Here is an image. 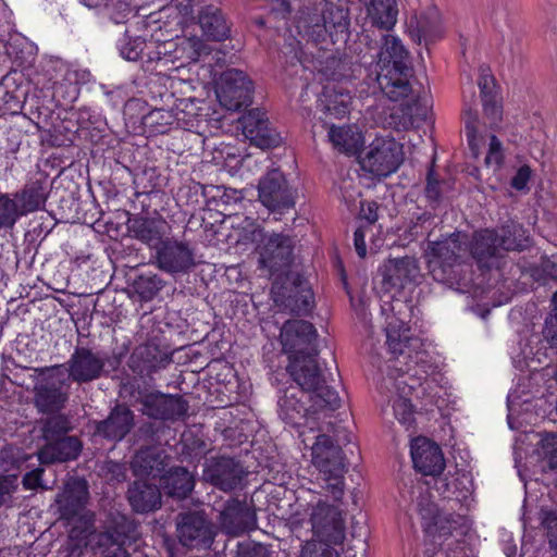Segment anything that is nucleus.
I'll list each match as a JSON object with an SVG mask.
<instances>
[{
	"label": "nucleus",
	"mask_w": 557,
	"mask_h": 557,
	"mask_svg": "<svg viewBox=\"0 0 557 557\" xmlns=\"http://www.w3.org/2000/svg\"><path fill=\"white\" fill-rule=\"evenodd\" d=\"M368 71L369 78L392 101H399L412 92L409 82L412 76L409 53L400 39L393 35L383 37L377 61L371 63Z\"/></svg>",
	"instance_id": "1"
},
{
	"label": "nucleus",
	"mask_w": 557,
	"mask_h": 557,
	"mask_svg": "<svg viewBox=\"0 0 557 557\" xmlns=\"http://www.w3.org/2000/svg\"><path fill=\"white\" fill-rule=\"evenodd\" d=\"M318 351L305 356H296L289 359L287 372L301 396H306L314 408H326L335 411L341 407V397L337 392L327 385V377L321 370L317 360Z\"/></svg>",
	"instance_id": "2"
},
{
	"label": "nucleus",
	"mask_w": 557,
	"mask_h": 557,
	"mask_svg": "<svg viewBox=\"0 0 557 557\" xmlns=\"http://www.w3.org/2000/svg\"><path fill=\"white\" fill-rule=\"evenodd\" d=\"M311 457L312 465L319 470L327 492L335 502L341 500L345 491L344 476L347 472L342 448L335 445L329 435L321 434L317 436L311 447Z\"/></svg>",
	"instance_id": "3"
},
{
	"label": "nucleus",
	"mask_w": 557,
	"mask_h": 557,
	"mask_svg": "<svg viewBox=\"0 0 557 557\" xmlns=\"http://www.w3.org/2000/svg\"><path fill=\"white\" fill-rule=\"evenodd\" d=\"M298 27L299 33L309 40L321 49H327L329 45L346 39L349 21L342 8L326 3L321 15L309 16Z\"/></svg>",
	"instance_id": "4"
},
{
	"label": "nucleus",
	"mask_w": 557,
	"mask_h": 557,
	"mask_svg": "<svg viewBox=\"0 0 557 557\" xmlns=\"http://www.w3.org/2000/svg\"><path fill=\"white\" fill-rule=\"evenodd\" d=\"M403 146L389 136H377L360 157L361 168L375 175L386 177L403 163Z\"/></svg>",
	"instance_id": "5"
},
{
	"label": "nucleus",
	"mask_w": 557,
	"mask_h": 557,
	"mask_svg": "<svg viewBox=\"0 0 557 557\" xmlns=\"http://www.w3.org/2000/svg\"><path fill=\"white\" fill-rule=\"evenodd\" d=\"M467 235L457 232L429 244V269L437 281L449 280L451 269L459 264L467 252Z\"/></svg>",
	"instance_id": "6"
},
{
	"label": "nucleus",
	"mask_w": 557,
	"mask_h": 557,
	"mask_svg": "<svg viewBox=\"0 0 557 557\" xmlns=\"http://www.w3.org/2000/svg\"><path fill=\"white\" fill-rule=\"evenodd\" d=\"M138 535L135 522L125 516H116L111 525L95 536L94 550L100 557H131L125 546Z\"/></svg>",
	"instance_id": "7"
},
{
	"label": "nucleus",
	"mask_w": 557,
	"mask_h": 557,
	"mask_svg": "<svg viewBox=\"0 0 557 557\" xmlns=\"http://www.w3.org/2000/svg\"><path fill=\"white\" fill-rule=\"evenodd\" d=\"M47 373L35 387V403L41 412L60 410L69 398L67 382L63 366L41 369Z\"/></svg>",
	"instance_id": "8"
},
{
	"label": "nucleus",
	"mask_w": 557,
	"mask_h": 557,
	"mask_svg": "<svg viewBox=\"0 0 557 557\" xmlns=\"http://www.w3.org/2000/svg\"><path fill=\"white\" fill-rule=\"evenodd\" d=\"M417 497L416 508L421 517L424 531L435 540H447L448 535L457 532V522L440 512L437 506L431 500L430 494L422 483H417L408 492Z\"/></svg>",
	"instance_id": "9"
},
{
	"label": "nucleus",
	"mask_w": 557,
	"mask_h": 557,
	"mask_svg": "<svg viewBox=\"0 0 557 557\" xmlns=\"http://www.w3.org/2000/svg\"><path fill=\"white\" fill-rule=\"evenodd\" d=\"M216 97L222 107L237 111L251 103L252 82L237 69H228L221 75Z\"/></svg>",
	"instance_id": "10"
},
{
	"label": "nucleus",
	"mask_w": 557,
	"mask_h": 557,
	"mask_svg": "<svg viewBox=\"0 0 557 557\" xmlns=\"http://www.w3.org/2000/svg\"><path fill=\"white\" fill-rule=\"evenodd\" d=\"M310 522L312 531L319 537L320 543L341 544L345 539V525L342 512L334 505H329L319 499L311 507Z\"/></svg>",
	"instance_id": "11"
},
{
	"label": "nucleus",
	"mask_w": 557,
	"mask_h": 557,
	"mask_svg": "<svg viewBox=\"0 0 557 557\" xmlns=\"http://www.w3.org/2000/svg\"><path fill=\"white\" fill-rule=\"evenodd\" d=\"M258 197L270 211L282 212L295 205V195L284 174L277 170L269 171L259 182Z\"/></svg>",
	"instance_id": "12"
},
{
	"label": "nucleus",
	"mask_w": 557,
	"mask_h": 557,
	"mask_svg": "<svg viewBox=\"0 0 557 557\" xmlns=\"http://www.w3.org/2000/svg\"><path fill=\"white\" fill-rule=\"evenodd\" d=\"M262 244L259 246V264L269 275L287 269L293 259V239L284 234L261 235Z\"/></svg>",
	"instance_id": "13"
},
{
	"label": "nucleus",
	"mask_w": 557,
	"mask_h": 557,
	"mask_svg": "<svg viewBox=\"0 0 557 557\" xmlns=\"http://www.w3.org/2000/svg\"><path fill=\"white\" fill-rule=\"evenodd\" d=\"M318 334L314 326L304 320L286 321L280 333L283 350L289 355V359L296 356H305L317 352Z\"/></svg>",
	"instance_id": "14"
},
{
	"label": "nucleus",
	"mask_w": 557,
	"mask_h": 557,
	"mask_svg": "<svg viewBox=\"0 0 557 557\" xmlns=\"http://www.w3.org/2000/svg\"><path fill=\"white\" fill-rule=\"evenodd\" d=\"M67 382L78 384L98 380L104 372L106 358L87 347H76L66 363L62 364Z\"/></svg>",
	"instance_id": "15"
},
{
	"label": "nucleus",
	"mask_w": 557,
	"mask_h": 557,
	"mask_svg": "<svg viewBox=\"0 0 557 557\" xmlns=\"http://www.w3.org/2000/svg\"><path fill=\"white\" fill-rule=\"evenodd\" d=\"M479 120L471 110L465 111V134L473 157L478 158L481 148L487 144L485 164L499 169L503 165L505 153L502 141L493 134L485 137L479 129Z\"/></svg>",
	"instance_id": "16"
},
{
	"label": "nucleus",
	"mask_w": 557,
	"mask_h": 557,
	"mask_svg": "<svg viewBox=\"0 0 557 557\" xmlns=\"http://www.w3.org/2000/svg\"><path fill=\"white\" fill-rule=\"evenodd\" d=\"M159 15L158 18H154L153 14L150 15L149 27L152 33H159V44L163 49V55L171 59V64H175L178 62L176 32L183 25V16L175 5L163 8Z\"/></svg>",
	"instance_id": "17"
},
{
	"label": "nucleus",
	"mask_w": 557,
	"mask_h": 557,
	"mask_svg": "<svg viewBox=\"0 0 557 557\" xmlns=\"http://www.w3.org/2000/svg\"><path fill=\"white\" fill-rule=\"evenodd\" d=\"M301 392L297 387H288L278 397V416L287 424L299 426L304 420L309 425V421L320 419V414L327 416L331 411L326 408H314L313 403L305 406Z\"/></svg>",
	"instance_id": "18"
},
{
	"label": "nucleus",
	"mask_w": 557,
	"mask_h": 557,
	"mask_svg": "<svg viewBox=\"0 0 557 557\" xmlns=\"http://www.w3.org/2000/svg\"><path fill=\"white\" fill-rule=\"evenodd\" d=\"M156 262L166 273L187 272L195 265L194 252L187 243L168 237L156 249Z\"/></svg>",
	"instance_id": "19"
},
{
	"label": "nucleus",
	"mask_w": 557,
	"mask_h": 557,
	"mask_svg": "<svg viewBox=\"0 0 557 557\" xmlns=\"http://www.w3.org/2000/svg\"><path fill=\"white\" fill-rule=\"evenodd\" d=\"M244 476L243 466L235 459L225 457L209 459L202 471L206 482L225 492L236 488Z\"/></svg>",
	"instance_id": "20"
},
{
	"label": "nucleus",
	"mask_w": 557,
	"mask_h": 557,
	"mask_svg": "<svg viewBox=\"0 0 557 557\" xmlns=\"http://www.w3.org/2000/svg\"><path fill=\"white\" fill-rule=\"evenodd\" d=\"M244 136L251 145L261 149L276 147L281 143L280 135L270 127L265 113L259 109L250 110L239 119Z\"/></svg>",
	"instance_id": "21"
},
{
	"label": "nucleus",
	"mask_w": 557,
	"mask_h": 557,
	"mask_svg": "<svg viewBox=\"0 0 557 557\" xmlns=\"http://www.w3.org/2000/svg\"><path fill=\"white\" fill-rule=\"evenodd\" d=\"M467 250L481 269H492L499 265L500 248L497 245V232L484 228L472 234L470 240L466 237Z\"/></svg>",
	"instance_id": "22"
},
{
	"label": "nucleus",
	"mask_w": 557,
	"mask_h": 557,
	"mask_svg": "<svg viewBox=\"0 0 557 557\" xmlns=\"http://www.w3.org/2000/svg\"><path fill=\"white\" fill-rule=\"evenodd\" d=\"M383 288H403L406 284L414 282L420 276L418 261L412 257L388 259L380 268Z\"/></svg>",
	"instance_id": "23"
},
{
	"label": "nucleus",
	"mask_w": 557,
	"mask_h": 557,
	"mask_svg": "<svg viewBox=\"0 0 557 557\" xmlns=\"http://www.w3.org/2000/svg\"><path fill=\"white\" fill-rule=\"evenodd\" d=\"M221 528L231 535L237 536L256 528V513L245 503L237 499L227 500L219 515Z\"/></svg>",
	"instance_id": "24"
},
{
	"label": "nucleus",
	"mask_w": 557,
	"mask_h": 557,
	"mask_svg": "<svg viewBox=\"0 0 557 557\" xmlns=\"http://www.w3.org/2000/svg\"><path fill=\"white\" fill-rule=\"evenodd\" d=\"M411 458L416 470L424 475H438L445 468L440 446L426 437L411 441Z\"/></svg>",
	"instance_id": "25"
},
{
	"label": "nucleus",
	"mask_w": 557,
	"mask_h": 557,
	"mask_svg": "<svg viewBox=\"0 0 557 557\" xmlns=\"http://www.w3.org/2000/svg\"><path fill=\"white\" fill-rule=\"evenodd\" d=\"M177 532L184 546H209L212 543L210 524L199 511L182 513L177 522Z\"/></svg>",
	"instance_id": "26"
},
{
	"label": "nucleus",
	"mask_w": 557,
	"mask_h": 557,
	"mask_svg": "<svg viewBox=\"0 0 557 557\" xmlns=\"http://www.w3.org/2000/svg\"><path fill=\"white\" fill-rule=\"evenodd\" d=\"M188 404L181 396L150 394L143 400V413L160 420H176L187 414Z\"/></svg>",
	"instance_id": "27"
},
{
	"label": "nucleus",
	"mask_w": 557,
	"mask_h": 557,
	"mask_svg": "<svg viewBox=\"0 0 557 557\" xmlns=\"http://www.w3.org/2000/svg\"><path fill=\"white\" fill-rule=\"evenodd\" d=\"M131 361L133 369L140 374H151L170 364L172 356L165 346L148 341L134 350Z\"/></svg>",
	"instance_id": "28"
},
{
	"label": "nucleus",
	"mask_w": 557,
	"mask_h": 557,
	"mask_svg": "<svg viewBox=\"0 0 557 557\" xmlns=\"http://www.w3.org/2000/svg\"><path fill=\"white\" fill-rule=\"evenodd\" d=\"M188 102L180 100L171 110H152L145 120V123L154 128L158 133H166L172 126L188 128L194 125L195 114L187 112Z\"/></svg>",
	"instance_id": "29"
},
{
	"label": "nucleus",
	"mask_w": 557,
	"mask_h": 557,
	"mask_svg": "<svg viewBox=\"0 0 557 557\" xmlns=\"http://www.w3.org/2000/svg\"><path fill=\"white\" fill-rule=\"evenodd\" d=\"M134 426V413L124 405L115 406L107 419L99 421L96 433L109 441H122Z\"/></svg>",
	"instance_id": "30"
},
{
	"label": "nucleus",
	"mask_w": 557,
	"mask_h": 557,
	"mask_svg": "<svg viewBox=\"0 0 557 557\" xmlns=\"http://www.w3.org/2000/svg\"><path fill=\"white\" fill-rule=\"evenodd\" d=\"M88 499V487L85 480H71L69 481L61 494L57 497V503L61 516L67 520L79 516Z\"/></svg>",
	"instance_id": "31"
},
{
	"label": "nucleus",
	"mask_w": 557,
	"mask_h": 557,
	"mask_svg": "<svg viewBox=\"0 0 557 557\" xmlns=\"http://www.w3.org/2000/svg\"><path fill=\"white\" fill-rule=\"evenodd\" d=\"M170 225L162 218H135L129 221V231L135 238L157 249L170 234Z\"/></svg>",
	"instance_id": "32"
},
{
	"label": "nucleus",
	"mask_w": 557,
	"mask_h": 557,
	"mask_svg": "<svg viewBox=\"0 0 557 557\" xmlns=\"http://www.w3.org/2000/svg\"><path fill=\"white\" fill-rule=\"evenodd\" d=\"M48 443L38 451L41 463L64 462L77 458L82 444L77 437L63 436Z\"/></svg>",
	"instance_id": "33"
},
{
	"label": "nucleus",
	"mask_w": 557,
	"mask_h": 557,
	"mask_svg": "<svg viewBox=\"0 0 557 557\" xmlns=\"http://www.w3.org/2000/svg\"><path fill=\"white\" fill-rule=\"evenodd\" d=\"M127 499L136 512H149L161 507V493L157 485L135 481L127 491Z\"/></svg>",
	"instance_id": "34"
},
{
	"label": "nucleus",
	"mask_w": 557,
	"mask_h": 557,
	"mask_svg": "<svg viewBox=\"0 0 557 557\" xmlns=\"http://www.w3.org/2000/svg\"><path fill=\"white\" fill-rule=\"evenodd\" d=\"M166 456L156 448L140 449L133 457L131 467L136 476H160L166 466Z\"/></svg>",
	"instance_id": "35"
},
{
	"label": "nucleus",
	"mask_w": 557,
	"mask_h": 557,
	"mask_svg": "<svg viewBox=\"0 0 557 557\" xmlns=\"http://www.w3.org/2000/svg\"><path fill=\"white\" fill-rule=\"evenodd\" d=\"M161 484L170 497L185 498L195 486L194 475L183 467H175L161 475Z\"/></svg>",
	"instance_id": "36"
},
{
	"label": "nucleus",
	"mask_w": 557,
	"mask_h": 557,
	"mask_svg": "<svg viewBox=\"0 0 557 557\" xmlns=\"http://www.w3.org/2000/svg\"><path fill=\"white\" fill-rule=\"evenodd\" d=\"M327 136L334 148L346 154H356L363 145L362 133L355 125H332Z\"/></svg>",
	"instance_id": "37"
},
{
	"label": "nucleus",
	"mask_w": 557,
	"mask_h": 557,
	"mask_svg": "<svg viewBox=\"0 0 557 557\" xmlns=\"http://www.w3.org/2000/svg\"><path fill=\"white\" fill-rule=\"evenodd\" d=\"M198 23L208 39L221 41L230 35V26L225 17L220 9L213 5H208L200 11Z\"/></svg>",
	"instance_id": "38"
},
{
	"label": "nucleus",
	"mask_w": 557,
	"mask_h": 557,
	"mask_svg": "<svg viewBox=\"0 0 557 557\" xmlns=\"http://www.w3.org/2000/svg\"><path fill=\"white\" fill-rule=\"evenodd\" d=\"M497 232V245L500 248L502 259L504 252L510 250H522L529 245V234L527 230L517 222L504 224Z\"/></svg>",
	"instance_id": "39"
},
{
	"label": "nucleus",
	"mask_w": 557,
	"mask_h": 557,
	"mask_svg": "<svg viewBox=\"0 0 557 557\" xmlns=\"http://www.w3.org/2000/svg\"><path fill=\"white\" fill-rule=\"evenodd\" d=\"M397 9L395 0H370L367 5V14L372 25L391 29L397 22Z\"/></svg>",
	"instance_id": "40"
},
{
	"label": "nucleus",
	"mask_w": 557,
	"mask_h": 557,
	"mask_svg": "<svg viewBox=\"0 0 557 557\" xmlns=\"http://www.w3.org/2000/svg\"><path fill=\"white\" fill-rule=\"evenodd\" d=\"M48 193L40 182H34L21 191L15 194L16 201H20V210L22 215L40 210L47 200Z\"/></svg>",
	"instance_id": "41"
},
{
	"label": "nucleus",
	"mask_w": 557,
	"mask_h": 557,
	"mask_svg": "<svg viewBox=\"0 0 557 557\" xmlns=\"http://www.w3.org/2000/svg\"><path fill=\"white\" fill-rule=\"evenodd\" d=\"M478 85L481 91L484 112L487 115L497 117L499 115V108L494 95V78L488 67L481 66Z\"/></svg>",
	"instance_id": "42"
},
{
	"label": "nucleus",
	"mask_w": 557,
	"mask_h": 557,
	"mask_svg": "<svg viewBox=\"0 0 557 557\" xmlns=\"http://www.w3.org/2000/svg\"><path fill=\"white\" fill-rule=\"evenodd\" d=\"M177 42H178V65L184 66L187 63L198 61L199 57L206 52V45L203 41L197 36H180L177 34Z\"/></svg>",
	"instance_id": "43"
},
{
	"label": "nucleus",
	"mask_w": 557,
	"mask_h": 557,
	"mask_svg": "<svg viewBox=\"0 0 557 557\" xmlns=\"http://www.w3.org/2000/svg\"><path fill=\"white\" fill-rule=\"evenodd\" d=\"M385 331L388 350L393 355H403L405 352V348L410 342V337L408 335L409 330L406 327L405 323L392 319V321L387 323Z\"/></svg>",
	"instance_id": "44"
},
{
	"label": "nucleus",
	"mask_w": 557,
	"mask_h": 557,
	"mask_svg": "<svg viewBox=\"0 0 557 557\" xmlns=\"http://www.w3.org/2000/svg\"><path fill=\"white\" fill-rule=\"evenodd\" d=\"M417 30L420 39L433 41L441 34V18L436 9H430L417 21Z\"/></svg>",
	"instance_id": "45"
},
{
	"label": "nucleus",
	"mask_w": 557,
	"mask_h": 557,
	"mask_svg": "<svg viewBox=\"0 0 557 557\" xmlns=\"http://www.w3.org/2000/svg\"><path fill=\"white\" fill-rule=\"evenodd\" d=\"M23 216L18 202L9 194H0V230H11Z\"/></svg>",
	"instance_id": "46"
},
{
	"label": "nucleus",
	"mask_w": 557,
	"mask_h": 557,
	"mask_svg": "<svg viewBox=\"0 0 557 557\" xmlns=\"http://www.w3.org/2000/svg\"><path fill=\"white\" fill-rule=\"evenodd\" d=\"M324 98V109L327 114L342 119L349 112L351 97L348 92L338 91L333 95L329 88H325Z\"/></svg>",
	"instance_id": "47"
},
{
	"label": "nucleus",
	"mask_w": 557,
	"mask_h": 557,
	"mask_svg": "<svg viewBox=\"0 0 557 557\" xmlns=\"http://www.w3.org/2000/svg\"><path fill=\"white\" fill-rule=\"evenodd\" d=\"M71 429L66 417L57 414L48 418L42 426V435L46 441L63 437Z\"/></svg>",
	"instance_id": "48"
},
{
	"label": "nucleus",
	"mask_w": 557,
	"mask_h": 557,
	"mask_svg": "<svg viewBox=\"0 0 557 557\" xmlns=\"http://www.w3.org/2000/svg\"><path fill=\"white\" fill-rule=\"evenodd\" d=\"M159 41V33L151 32L150 38L146 44V50H144V55L146 57L145 61L148 63H156L160 66H168L171 64V59L163 55V49Z\"/></svg>",
	"instance_id": "49"
},
{
	"label": "nucleus",
	"mask_w": 557,
	"mask_h": 557,
	"mask_svg": "<svg viewBox=\"0 0 557 557\" xmlns=\"http://www.w3.org/2000/svg\"><path fill=\"white\" fill-rule=\"evenodd\" d=\"M539 454L549 470H557V434H547L541 440Z\"/></svg>",
	"instance_id": "50"
},
{
	"label": "nucleus",
	"mask_w": 557,
	"mask_h": 557,
	"mask_svg": "<svg viewBox=\"0 0 557 557\" xmlns=\"http://www.w3.org/2000/svg\"><path fill=\"white\" fill-rule=\"evenodd\" d=\"M136 292L139 294L141 299H152L161 289V280L157 275L152 276H140L135 283Z\"/></svg>",
	"instance_id": "51"
},
{
	"label": "nucleus",
	"mask_w": 557,
	"mask_h": 557,
	"mask_svg": "<svg viewBox=\"0 0 557 557\" xmlns=\"http://www.w3.org/2000/svg\"><path fill=\"white\" fill-rule=\"evenodd\" d=\"M395 418L405 426H410L414 421L412 405L409 399L398 397L393 403Z\"/></svg>",
	"instance_id": "52"
},
{
	"label": "nucleus",
	"mask_w": 557,
	"mask_h": 557,
	"mask_svg": "<svg viewBox=\"0 0 557 557\" xmlns=\"http://www.w3.org/2000/svg\"><path fill=\"white\" fill-rule=\"evenodd\" d=\"M147 40L137 37L123 44L120 48L121 55L128 61H136L138 59L146 60L144 50H146Z\"/></svg>",
	"instance_id": "53"
},
{
	"label": "nucleus",
	"mask_w": 557,
	"mask_h": 557,
	"mask_svg": "<svg viewBox=\"0 0 557 557\" xmlns=\"http://www.w3.org/2000/svg\"><path fill=\"white\" fill-rule=\"evenodd\" d=\"M332 544L325 543H307L300 553V557H339Z\"/></svg>",
	"instance_id": "54"
},
{
	"label": "nucleus",
	"mask_w": 557,
	"mask_h": 557,
	"mask_svg": "<svg viewBox=\"0 0 557 557\" xmlns=\"http://www.w3.org/2000/svg\"><path fill=\"white\" fill-rule=\"evenodd\" d=\"M542 524L547 530L548 542L550 547L557 554V515L553 511L544 513Z\"/></svg>",
	"instance_id": "55"
},
{
	"label": "nucleus",
	"mask_w": 557,
	"mask_h": 557,
	"mask_svg": "<svg viewBox=\"0 0 557 557\" xmlns=\"http://www.w3.org/2000/svg\"><path fill=\"white\" fill-rule=\"evenodd\" d=\"M106 5L112 10V20L115 23L122 22L131 13L129 0H107Z\"/></svg>",
	"instance_id": "56"
},
{
	"label": "nucleus",
	"mask_w": 557,
	"mask_h": 557,
	"mask_svg": "<svg viewBox=\"0 0 557 557\" xmlns=\"http://www.w3.org/2000/svg\"><path fill=\"white\" fill-rule=\"evenodd\" d=\"M372 233V227L369 225L359 226L354 233V246L357 255L360 258H366L367 256V246H366V235Z\"/></svg>",
	"instance_id": "57"
},
{
	"label": "nucleus",
	"mask_w": 557,
	"mask_h": 557,
	"mask_svg": "<svg viewBox=\"0 0 557 557\" xmlns=\"http://www.w3.org/2000/svg\"><path fill=\"white\" fill-rule=\"evenodd\" d=\"M103 470L107 472L108 480L122 482L126 479L127 468L123 463L107 461Z\"/></svg>",
	"instance_id": "58"
},
{
	"label": "nucleus",
	"mask_w": 557,
	"mask_h": 557,
	"mask_svg": "<svg viewBox=\"0 0 557 557\" xmlns=\"http://www.w3.org/2000/svg\"><path fill=\"white\" fill-rule=\"evenodd\" d=\"M532 171L529 165H522L511 178L510 185L516 190H523L531 178Z\"/></svg>",
	"instance_id": "59"
},
{
	"label": "nucleus",
	"mask_w": 557,
	"mask_h": 557,
	"mask_svg": "<svg viewBox=\"0 0 557 557\" xmlns=\"http://www.w3.org/2000/svg\"><path fill=\"white\" fill-rule=\"evenodd\" d=\"M44 469L37 468L27 472L22 480L23 486L26 490H36L38 487L47 488L41 482Z\"/></svg>",
	"instance_id": "60"
},
{
	"label": "nucleus",
	"mask_w": 557,
	"mask_h": 557,
	"mask_svg": "<svg viewBox=\"0 0 557 557\" xmlns=\"http://www.w3.org/2000/svg\"><path fill=\"white\" fill-rule=\"evenodd\" d=\"M543 334L550 348H557V320L555 318H546Z\"/></svg>",
	"instance_id": "61"
},
{
	"label": "nucleus",
	"mask_w": 557,
	"mask_h": 557,
	"mask_svg": "<svg viewBox=\"0 0 557 557\" xmlns=\"http://www.w3.org/2000/svg\"><path fill=\"white\" fill-rule=\"evenodd\" d=\"M361 216L367 220L369 226L377 220V205L374 201L361 202Z\"/></svg>",
	"instance_id": "62"
},
{
	"label": "nucleus",
	"mask_w": 557,
	"mask_h": 557,
	"mask_svg": "<svg viewBox=\"0 0 557 557\" xmlns=\"http://www.w3.org/2000/svg\"><path fill=\"white\" fill-rule=\"evenodd\" d=\"M403 112L401 117L398 122L394 124V127L398 131L408 129L413 126L416 116H419V113L413 114L411 107H407L406 109L400 110Z\"/></svg>",
	"instance_id": "63"
},
{
	"label": "nucleus",
	"mask_w": 557,
	"mask_h": 557,
	"mask_svg": "<svg viewBox=\"0 0 557 557\" xmlns=\"http://www.w3.org/2000/svg\"><path fill=\"white\" fill-rule=\"evenodd\" d=\"M236 557H270L267 550L261 546L239 545Z\"/></svg>",
	"instance_id": "64"
}]
</instances>
